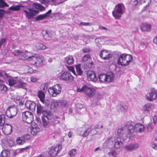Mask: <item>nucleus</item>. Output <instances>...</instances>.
I'll list each match as a JSON object with an SVG mask.
<instances>
[{
  "mask_svg": "<svg viewBox=\"0 0 157 157\" xmlns=\"http://www.w3.org/2000/svg\"><path fill=\"white\" fill-rule=\"evenodd\" d=\"M127 129L128 134L126 135L127 137H129L130 136H131L134 131L136 132H142L144 131V127L142 125L139 124H136L134 127L132 124H130L126 126Z\"/></svg>",
  "mask_w": 157,
  "mask_h": 157,
  "instance_id": "obj_1",
  "label": "nucleus"
},
{
  "mask_svg": "<svg viewBox=\"0 0 157 157\" xmlns=\"http://www.w3.org/2000/svg\"><path fill=\"white\" fill-rule=\"evenodd\" d=\"M125 10V8L124 5L122 3H119L116 5L114 10L112 11V14L115 19H119Z\"/></svg>",
  "mask_w": 157,
  "mask_h": 157,
  "instance_id": "obj_2",
  "label": "nucleus"
},
{
  "mask_svg": "<svg viewBox=\"0 0 157 157\" xmlns=\"http://www.w3.org/2000/svg\"><path fill=\"white\" fill-rule=\"evenodd\" d=\"M132 59V58L131 55L122 54L119 57L117 61V63L122 66H126Z\"/></svg>",
  "mask_w": 157,
  "mask_h": 157,
  "instance_id": "obj_3",
  "label": "nucleus"
},
{
  "mask_svg": "<svg viewBox=\"0 0 157 157\" xmlns=\"http://www.w3.org/2000/svg\"><path fill=\"white\" fill-rule=\"evenodd\" d=\"M61 90V85L59 84H57L52 87L49 88L48 92L50 95L52 97H55L60 93Z\"/></svg>",
  "mask_w": 157,
  "mask_h": 157,
  "instance_id": "obj_4",
  "label": "nucleus"
},
{
  "mask_svg": "<svg viewBox=\"0 0 157 157\" xmlns=\"http://www.w3.org/2000/svg\"><path fill=\"white\" fill-rule=\"evenodd\" d=\"M77 91L78 92H84L89 97H92L94 95L95 90L93 88L89 87L85 85L81 89H78Z\"/></svg>",
  "mask_w": 157,
  "mask_h": 157,
  "instance_id": "obj_5",
  "label": "nucleus"
},
{
  "mask_svg": "<svg viewBox=\"0 0 157 157\" xmlns=\"http://www.w3.org/2000/svg\"><path fill=\"white\" fill-rule=\"evenodd\" d=\"M23 121L27 124H30L33 121V116L32 113L26 111L22 113Z\"/></svg>",
  "mask_w": 157,
  "mask_h": 157,
  "instance_id": "obj_6",
  "label": "nucleus"
},
{
  "mask_svg": "<svg viewBox=\"0 0 157 157\" xmlns=\"http://www.w3.org/2000/svg\"><path fill=\"white\" fill-rule=\"evenodd\" d=\"M58 78L59 79L65 81H72L73 79V76L68 71H65L61 73L58 76Z\"/></svg>",
  "mask_w": 157,
  "mask_h": 157,
  "instance_id": "obj_7",
  "label": "nucleus"
},
{
  "mask_svg": "<svg viewBox=\"0 0 157 157\" xmlns=\"http://www.w3.org/2000/svg\"><path fill=\"white\" fill-rule=\"evenodd\" d=\"M17 109L15 106L9 107L6 112V115L9 118H12L15 116L17 113Z\"/></svg>",
  "mask_w": 157,
  "mask_h": 157,
  "instance_id": "obj_8",
  "label": "nucleus"
},
{
  "mask_svg": "<svg viewBox=\"0 0 157 157\" xmlns=\"http://www.w3.org/2000/svg\"><path fill=\"white\" fill-rule=\"evenodd\" d=\"M23 12L25 13V15L28 19H31L39 13L38 10H33L29 8H27V10H23Z\"/></svg>",
  "mask_w": 157,
  "mask_h": 157,
  "instance_id": "obj_9",
  "label": "nucleus"
},
{
  "mask_svg": "<svg viewBox=\"0 0 157 157\" xmlns=\"http://www.w3.org/2000/svg\"><path fill=\"white\" fill-rule=\"evenodd\" d=\"M62 149L61 145L58 144L56 146L51 147L49 152V154L51 157H54Z\"/></svg>",
  "mask_w": 157,
  "mask_h": 157,
  "instance_id": "obj_10",
  "label": "nucleus"
},
{
  "mask_svg": "<svg viewBox=\"0 0 157 157\" xmlns=\"http://www.w3.org/2000/svg\"><path fill=\"white\" fill-rule=\"evenodd\" d=\"M146 99L150 101L155 100L157 98V92L154 88H152L146 96Z\"/></svg>",
  "mask_w": 157,
  "mask_h": 157,
  "instance_id": "obj_11",
  "label": "nucleus"
},
{
  "mask_svg": "<svg viewBox=\"0 0 157 157\" xmlns=\"http://www.w3.org/2000/svg\"><path fill=\"white\" fill-rule=\"evenodd\" d=\"M67 105V102L65 100H56L51 102V105L53 107L62 108Z\"/></svg>",
  "mask_w": 157,
  "mask_h": 157,
  "instance_id": "obj_12",
  "label": "nucleus"
},
{
  "mask_svg": "<svg viewBox=\"0 0 157 157\" xmlns=\"http://www.w3.org/2000/svg\"><path fill=\"white\" fill-rule=\"evenodd\" d=\"M3 73L4 74V78H5L7 80L8 84L10 86H13L17 83V77H13L9 75L3 71Z\"/></svg>",
  "mask_w": 157,
  "mask_h": 157,
  "instance_id": "obj_13",
  "label": "nucleus"
},
{
  "mask_svg": "<svg viewBox=\"0 0 157 157\" xmlns=\"http://www.w3.org/2000/svg\"><path fill=\"white\" fill-rule=\"evenodd\" d=\"M37 112L38 114H40L42 113L44 116H48V118H51L50 116L48 115L50 114L51 112L49 110H44L43 107L40 104L36 105Z\"/></svg>",
  "mask_w": 157,
  "mask_h": 157,
  "instance_id": "obj_14",
  "label": "nucleus"
},
{
  "mask_svg": "<svg viewBox=\"0 0 157 157\" xmlns=\"http://www.w3.org/2000/svg\"><path fill=\"white\" fill-rule=\"evenodd\" d=\"M91 131V128L90 127H83L80 128L78 130V135L85 137L87 136Z\"/></svg>",
  "mask_w": 157,
  "mask_h": 157,
  "instance_id": "obj_15",
  "label": "nucleus"
},
{
  "mask_svg": "<svg viewBox=\"0 0 157 157\" xmlns=\"http://www.w3.org/2000/svg\"><path fill=\"white\" fill-rule=\"evenodd\" d=\"M33 61V64H34L35 65L40 66L42 65L43 60L39 56L37 55H35L32 57L31 60Z\"/></svg>",
  "mask_w": 157,
  "mask_h": 157,
  "instance_id": "obj_16",
  "label": "nucleus"
},
{
  "mask_svg": "<svg viewBox=\"0 0 157 157\" xmlns=\"http://www.w3.org/2000/svg\"><path fill=\"white\" fill-rule=\"evenodd\" d=\"M99 56L104 59L106 60L112 57V55L108 51L106 50H102L100 52Z\"/></svg>",
  "mask_w": 157,
  "mask_h": 157,
  "instance_id": "obj_17",
  "label": "nucleus"
},
{
  "mask_svg": "<svg viewBox=\"0 0 157 157\" xmlns=\"http://www.w3.org/2000/svg\"><path fill=\"white\" fill-rule=\"evenodd\" d=\"M87 77L88 80L89 81L95 82L97 80L95 73L92 71H89L87 72Z\"/></svg>",
  "mask_w": 157,
  "mask_h": 157,
  "instance_id": "obj_18",
  "label": "nucleus"
},
{
  "mask_svg": "<svg viewBox=\"0 0 157 157\" xmlns=\"http://www.w3.org/2000/svg\"><path fill=\"white\" fill-rule=\"evenodd\" d=\"M2 129V132L4 134L8 135L10 134L12 132V127L10 125L6 124L3 125Z\"/></svg>",
  "mask_w": 157,
  "mask_h": 157,
  "instance_id": "obj_19",
  "label": "nucleus"
},
{
  "mask_svg": "<svg viewBox=\"0 0 157 157\" xmlns=\"http://www.w3.org/2000/svg\"><path fill=\"white\" fill-rule=\"evenodd\" d=\"M34 55L32 54L30 52H29L26 51L24 53L23 52L22 56L20 58V59L23 60H27L30 61L32 59V57H33Z\"/></svg>",
  "mask_w": 157,
  "mask_h": 157,
  "instance_id": "obj_20",
  "label": "nucleus"
},
{
  "mask_svg": "<svg viewBox=\"0 0 157 157\" xmlns=\"http://www.w3.org/2000/svg\"><path fill=\"white\" fill-rule=\"evenodd\" d=\"M124 140L123 138L122 137L121 138L117 137L114 143V148L116 149H119L122 147L123 144L122 141Z\"/></svg>",
  "mask_w": 157,
  "mask_h": 157,
  "instance_id": "obj_21",
  "label": "nucleus"
},
{
  "mask_svg": "<svg viewBox=\"0 0 157 157\" xmlns=\"http://www.w3.org/2000/svg\"><path fill=\"white\" fill-rule=\"evenodd\" d=\"M26 107L30 110L34 111L35 109L36 106V103L30 101H27L25 103Z\"/></svg>",
  "mask_w": 157,
  "mask_h": 157,
  "instance_id": "obj_22",
  "label": "nucleus"
},
{
  "mask_svg": "<svg viewBox=\"0 0 157 157\" xmlns=\"http://www.w3.org/2000/svg\"><path fill=\"white\" fill-rule=\"evenodd\" d=\"M139 147V144L137 143H135V144H131L126 145L124 148L126 150L130 151L136 150Z\"/></svg>",
  "mask_w": 157,
  "mask_h": 157,
  "instance_id": "obj_23",
  "label": "nucleus"
},
{
  "mask_svg": "<svg viewBox=\"0 0 157 157\" xmlns=\"http://www.w3.org/2000/svg\"><path fill=\"white\" fill-rule=\"evenodd\" d=\"M49 116H50L51 117V118H48V116H44L45 118L42 117V120L43 122V125L45 127H47L49 123V120L51 119L53 117V115L52 113H50V114L49 113L48 114Z\"/></svg>",
  "mask_w": 157,
  "mask_h": 157,
  "instance_id": "obj_24",
  "label": "nucleus"
},
{
  "mask_svg": "<svg viewBox=\"0 0 157 157\" xmlns=\"http://www.w3.org/2000/svg\"><path fill=\"white\" fill-rule=\"evenodd\" d=\"M140 29L142 31L149 32L151 29V25L150 24L142 23L140 25Z\"/></svg>",
  "mask_w": 157,
  "mask_h": 157,
  "instance_id": "obj_25",
  "label": "nucleus"
},
{
  "mask_svg": "<svg viewBox=\"0 0 157 157\" xmlns=\"http://www.w3.org/2000/svg\"><path fill=\"white\" fill-rule=\"evenodd\" d=\"M52 12V10H50L44 14L38 15L36 17L35 19L36 21L43 20L49 16Z\"/></svg>",
  "mask_w": 157,
  "mask_h": 157,
  "instance_id": "obj_26",
  "label": "nucleus"
},
{
  "mask_svg": "<svg viewBox=\"0 0 157 157\" xmlns=\"http://www.w3.org/2000/svg\"><path fill=\"white\" fill-rule=\"evenodd\" d=\"M74 62L73 57L71 56H69L65 57L64 59V63L65 64L70 65L72 64Z\"/></svg>",
  "mask_w": 157,
  "mask_h": 157,
  "instance_id": "obj_27",
  "label": "nucleus"
},
{
  "mask_svg": "<svg viewBox=\"0 0 157 157\" xmlns=\"http://www.w3.org/2000/svg\"><path fill=\"white\" fill-rule=\"evenodd\" d=\"M17 81V83L15 86L16 88H22L25 86L26 85V83L23 82L20 79L18 80Z\"/></svg>",
  "mask_w": 157,
  "mask_h": 157,
  "instance_id": "obj_28",
  "label": "nucleus"
},
{
  "mask_svg": "<svg viewBox=\"0 0 157 157\" xmlns=\"http://www.w3.org/2000/svg\"><path fill=\"white\" fill-rule=\"evenodd\" d=\"M125 130L123 128H118L117 131V137L121 138H123V136L124 135Z\"/></svg>",
  "mask_w": 157,
  "mask_h": 157,
  "instance_id": "obj_29",
  "label": "nucleus"
},
{
  "mask_svg": "<svg viewBox=\"0 0 157 157\" xmlns=\"http://www.w3.org/2000/svg\"><path fill=\"white\" fill-rule=\"evenodd\" d=\"M42 34L43 37L45 40H49L51 38V34L50 32L46 30L43 31Z\"/></svg>",
  "mask_w": 157,
  "mask_h": 157,
  "instance_id": "obj_30",
  "label": "nucleus"
},
{
  "mask_svg": "<svg viewBox=\"0 0 157 157\" xmlns=\"http://www.w3.org/2000/svg\"><path fill=\"white\" fill-rule=\"evenodd\" d=\"M44 92L42 91V90H39L38 91V98L40 99V101L44 103V101L45 99V94Z\"/></svg>",
  "mask_w": 157,
  "mask_h": 157,
  "instance_id": "obj_31",
  "label": "nucleus"
},
{
  "mask_svg": "<svg viewBox=\"0 0 157 157\" xmlns=\"http://www.w3.org/2000/svg\"><path fill=\"white\" fill-rule=\"evenodd\" d=\"M106 82H109L113 81L114 76L113 73H108L107 74H106Z\"/></svg>",
  "mask_w": 157,
  "mask_h": 157,
  "instance_id": "obj_32",
  "label": "nucleus"
},
{
  "mask_svg": "<svg viewBox=\"0 0 157 157\" xmlns=\"http://www.w3.org/2000/svg\"><path fill=\"white\" fill-rule=\"evenodd\" d=\"M35 46L36 48L38 49L44 50L47 48V47L46 46L40 43H36Z\"/></svg>",
  "mask_w": 157,
  "mask_h": 157,
  "instance_id": "obj_33",
  "label": "nucleus"
},
{
  "mask_svg": "<svg viewBox=\"0 0 157 157\" xmlns=\"http://www.w3.org/2000/svg\"><path fill=\"white\" fill-rule=\"evenodd\" d=\"M10 152L7 150H4L1 152L0 157H8L10 155Z\"/></svg>",
  "mask_w": 157,
  "mask_h": 157,
  "instance_id": "obj_34",
  "label": "nucleus"
},
{
  "mask_svg": "<svg viewBox=\"0 0 157 157\" xmlns=\"http://www.w3.org/2000/svg\"><path fill=\"white\" fill-rule=\"evenodd\" d=\"M106 74H101L98 76L100 81L102 82H106Z\"/></svg>",
  "mask_w": 157,
  "mask_h": 157,
  "instance_id": "obj_35",
  "label": "nucleus"
},
{
  "mask_svg": "<svg viewBox=\"0 0 157 157\" xmlns=\"http://www.w3.org/2000/svg\"><path fill=\"white\" fill-rule=\"evenodd\" d=\"M33 6L36 9H38L41 11L44 10L45 9V7L41 5L39 3H34Z\"/></svg>",
  "mask_w": 157,
  "mask_h": 157,
  "instance_id": "obj_36",
  "label": "nucleus"
},
{
  "mask_svg": "<svg viewBox=\"0 0 157 157\" xmlns=\"http://www.w3.org/2000/svg\"><path fill=\"white\" fill-rule=\"evenodd\" d=\"M22 6L20 5L12 6L9 8V10L14 11H18L20 9V8Z\"/></svg>",
  "mask_w": 157,
  "mask_h": 157,
  "instance_id": "obj_37",
  "label": "nucleus"
},
{
  "mask_svg": "<svg viewBox=\"0 0 157 157\" xmlns=\"http://www.w3.org/2000/svg\"><path fill=\"white\" fill-rule=\"evenodd\" d=\"M23 138L22 136L18 137L17 138L16 142L18 144L22 145L25 143Z\"/></svg>",
  "mask_w": 157,
  "mask_h": 157,
  "instance_id": "obj_38",
  "label": "nucleus"
},
{
  "mask_svg": "<svg viewBox=\"0 0 157 157\" xmlns=\"http://www.w3.org/2000/svg\"><path fill=\"white\" fill-rule=\"evenodd\" d=\"M7 90V88L6 86L2 84H0V91L2 94H6Z\"/></svg>",
  "mask_w": 157,
  "mask_h": 157,
  "instance_id": "obj_39",
  "label": "nucleus"
},
{
  "mask_svg": "<svg viewBox=\"0 0 157 157\" xmlns=\"http://www.w3.org/2000/svg\"><path fill=\"white\" fill-rule=\"evenodd\" d=\"M153 107V105L150 103L145 104L144 107V109L146 111H149L150 109H152Z\"/></svg>",
  "mask_w": 157,
  "mask_h": 157,
  "instance_id": "obj_40",
  "label": "nucleus"
},
{
  "mask_svg": "<svg viewBox=\"0 0 157 157\" xmlns=\"http://www.w3.org/2000/svg\"><path fill=\"white\" fill-rule=\"evenodd\" d=\"M90 54H87L85 55L82 57V61L85 62L87 61L90 58Z\"/></svg>",
  "mask_w": 157,
  "mask_h": 157,
  "instance_id": "obj_41",
  "label": "nucleus"
},
{
  "mask_svg": "<svg viewBox=\"0 0 157 157\" xmlns=\"http://www.w3.org/2000/svg\"><path fill=\"white\" fill-rule=\"evenodd\" d=\"M5 123V116L4 115H2L0 116V126L4 125Z\"/></svg>",
  "mask_w": 157,
  "mask_h": 157,
  "instance_id": "obj_42",
  "label": "nucleus"
},
{
  "mask_svg": "<svg viewBox=\"0 0 157 157\" xmlns=\"http://www.w3.org/2000/svg\"><path fill=\"white\" fill-rule=\"evenodd\" d=\"M13 54L15 56H19V58L22 56L23 54V52L21 51H20L18 50H17L14 51L13 52Z\"/></svg>",
  "mask_w": 157,
  "mask_h": 157,
  "instance_id": "obj_43",
  "label": "nucleus"
},
{
  "mask_svg": "<svg viewBox=\"0 0 157 157\" xmlns=\"http://www.w3.org/2000/svg\"><path fill=\"white\" fill-rule=\"evenodd\" d=\"M76 69L78 74L81 75L82 73V71L80 68V65H77L75 66Z\"/></svg>",
  "mask_w": 157,
  "mask_h": 157,
  "instance_id": "obj_44",
  "label": "nucleus"
},
{
  "mask_svg": "<svg viewBox=\"0 0 157 157\" xmlns=\"http://www.w3.org/2000/svg\"><path fill=\"white\" fill-rule=\"evenodd\" d=\"M39 128L37 127H33L31 131V133L33 135H36L37 133L39 131Z\"/></svg>",
  "mask_w": 157,
  "mask_h": 157,
  "instance_id": "obj_45",
  "label": "nucleus"
},
{
  "mask_svg": "<svg viewBox=\"0 0 157 157\" xmlns=\"http://www.w3.org/2000/svg\"><path fill=\"white\" fill-rule=\"evenodd\" d=\"M21 136L23 137V139L24 140L25 142L26 140H29L31 138L29 134L23 135Z\"/></svg>",
  "mask_w": 157,
  "mask_h": 157,
  "instance_id": "obj_46",
  "label": "nucleus"
},
{
  "mask_svg": "<svg viewBox=\"0 0 157 157\" xmlns=\"http://www.w3.org/2000/svg\"><path fill=\"white\" fill-rule=\"evenodd\" d=\"M5 6L8 7L9 5L3 0H0V8H3Z\"/></svg>",
  "mask_w": 157,
  "mask_h": 157,
  "instance_id": "obj_47",
  "label": "nucleus"
},
{
  "mask_svg": "<svg viewBox=\"0 0 157 157\" xmlns=\"http://www.w3.org/2000/svg\"><path fill=\"white\" fill-rule=\"evenodd\" d=\"M145 2V0H135L133 2V4L135 6L138 3H140V4H141Z\"/></svg>",
  "mask_w": 157,
  "mask_h": 157,
  "instance_id": "obj_48",
  "label": "nucleus"
},
{
  "mask_svg": "<svg viewBox=\"0 0 157 157\" xmlns=\"http://www.w3.org/2000/svg\"><path fill=\"white\" fill-rule=\"evenodd\" d=\"M108 154L109 156L111 155L113 157H117V153L114 151L109 152Z\"/></svg>",
  "mask_w": 157,
  "mask_h": 157,
  "instance_id": "obj_49",
  "label": "nucleus"
},
{
  "mask_svg": "<svg viewBox=\"0 0 157 157\" xmlns=\"http://www.w3.org/2000/svg\"><path fill=\"white\" fill-rule=\"evenodd\" d=\"M69 154L71 157L74 156L76 154V150L75 149H72L69 152Z\"/></svg>",
  "mask_w": 157,
  "mask_h": 157,
  "instance_id": "obj_50",
  "label": "nucleus"
},
{
  "mask_svg": "<svg viewBox=\"0 0 157 157\" xmlns=\"http://www.w3.org/2000/svg\"><path fill=\"white\" fill-rule=\"evenodd\" d=\"M91 24L89 23V22H81L79 24V25L80 26H91Z\"/></svg>",
  "mask_w": 157,
  "mask_h": 157,
  "instance_id": "obj_51",
  "label": "nucleus"
},
{
  "mask_svg": "<svg viewBox=\"0 0 157 157\" xmlns=\"http://www.w3.org/2000/svg\"><path fill=\"white\" fill-rule=\"evenodd\" d=\"M113 140V137L109 138L106 140L105 143L106 144H110L112 143Z\"/></svg>",
  "mask_w": 157,
  "mask_h": 157,
  "instance_id": "obj_52",
  "label": "nucleus"
},
{
  "mask_svg": "<svg viewBox=\"0 0 157 157\" xmlns=\"http://www.w3.org/2000/svg\"><path fill=\"white\" fill-rule=\"evenodd\" d=\"M148 43L146 41L141 42L140 45L143 47V48H145L147 46Z\"/></svg>",
  "mask_w": 157,
  "mask_h": 157,
  "instance_id": "obj_53",
  "label": "nucleus"
},
{
  "mask_svg": "<svg viewBox=\"0 0 157 157\" xmlns=\"http://www.w3.org/2000/svg\"><path fill=\"white\" fill-rule=\"evenodd\" d=\"M90 48H83L82 51L84 53H88L90 52Z\"/></svg>",
  "mask_w": 157,
  "mask_h": 157,
  "instance_id": "obj_54",
  "label": "nucleus"
},
{
  "mask_svg": "<svg viewBox=\"0 0 157 157\" xmlns=\"http://www.w3.org/2000/svg\"><path fill=\"white\" fill-rule=\"evenodd\" d=\"M6 39L2 38L0 40V48H1L2 45L4 44L6 41Z\"/></svg>",
  "mask_w": 157,
  "mask_h": 157,
  "instance_id": "obj_55",
  "label": "nucleus"
},
{
  "mask_svg": "<svg viewBox=\"0 0 157 157\" xmlns=\"http://www.w3.org/2000/svg\"><path fill=\"white\" fill-rule=\"evenodd\" d=\"M38 80V79L35 77H32L30 78L31 81L33 82H37Z\"/></svg>",
  "mask_w": 157,
  "mask_h": 157,
  "instance_id": "obj_56",
  "label": "nucleus"
},
{
  "mask_svg": "<svg viewBox=\"0 0 157 157\" xmlns=\"http://www.w3.org/2000/svg\"><path fill=\"white\" fill-rule=\"evenodd\" d=\"M41 89H42V91H44V93L46 91V90L47 89V86L45 84L44 85H43L41 86Z\"/></svg>",
  "mask_w": 157,
  "mask_h": 157,
  "instance_id": "obj_57",
  "label": "nucleus"
},
{
  "mask_svg": "<svg viewBox=\"0 0 157 157\" xmlns=\"http://www.w3.org/2000/svg\"><path fill=\"white\" fill-rule=\"evenodd\" d=\"M5 14V11L3 10L0 9V18L3 17Z\"/></svg>",
  "mask_w": 157,
  "mask_h": 157,
  "instance_id": "obj_58",
  "label": "nucleus"
},
{
  "mask_svg": "<svg viewBox=\"0 0 157 157\" xmlns=\"http://www.w3.org/2000/svg\"><path fill=\"white\" fill-rule=\"evenodd\" d=\"M76 106L77 108L81 109L83 107V105L82 104L80 103H77L76 104Z\"/></svg>",
  "mask_w": 157,
  "mask_h": 157,
  "instance_id": "obj_59",
  "label": "nucleus"
},
{
  "mask_svg": "<svg viewBox=\"0 0 157 157\" xmlns=\"http://www.w3.org/2000/svg\"><path fill=\"white\" fill-rule=\"evenodd\" d=\"M40 2L43 4H45L48 3L49 1L48 0H40Z\"/></svg>",
  "mask_w": 157,
  "mask_h": 157,
  "instance_id": "obj_60",
  "label": "nucleus"
},
{
  "mask_svg": "<svg viewBox=\"0 0 157 157\" xmlns=\"http://www.w3.org/2000/svg\"><path fill=\"white\" fill-rule=\"evenodd\" d=\"M67 68H68V70L71 71L73 73H74L75 71L73 67H72L67 66Z\"/></svg>",
  "mask_w": 157,
  "mask_h": 157,
  "instance_id": "obj_61",
  "label": "nucleus"
},
{
  "mask_svg": "<svg viewBox=\"0 0 157 157\" xmlns=\"http://www.w3.org/2000/svg\"><path fill=\"white\" fill-rule=\"evenodd\" d=\"M99 29L102 30H105L106 31H107L108 29L107 28L104 27L101 25H100L99 26Z\"/></svg>",
  "mask_w": 157,
  "mask_h": 157,
  "instance_id": "obj_62",
  "label": "nucleus"
},
{
  "mask_svg": "<svg viewBox=\"0 0 157 157\" xmlns=\"http://www.w3.org/2000/svg\"><path fill=\"white\" fill-rule=\"evenodd\" d=\"M153 120L155 124H157V116H155L153 117Z\"/></svg>",
  "mask_w": 157,
  "mask_h": 157,
  "instance_id": "obj_63",
  "label": "nucleus"
},
{
  "mask_svg": "<svg viewBox=\"0 0 157 157\" xmlns=\"http://www.w3.org/2000/svg\"><path fill=\"white\" fill-rule=\"evenodd\" d=\"M152 147L155 150H157V145L155 144H153L151 145Z\"/></svg>",
  "mask_w": 157,
  "mask_h": 157,
  "instance_id": "obj_64",
  "label": "nucleus"
}]
</instances>
